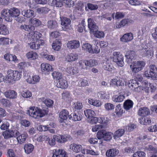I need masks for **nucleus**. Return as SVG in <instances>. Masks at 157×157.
Listing matches in <instances>:
<instances>
[{"mask_svg":"<svg viewBox=\"0 0 157 157\" xmlns=\"http://www.w3.org/2000/svg\"><path fill=\"white\" fill-rule=\"evenodd\" d=\"M9 31L6 26L4 25H0V34L6 35L8 34Z\"/></svg>","mask_w":157,"mask_h":157,"instance_id":"44","label":"nucleus"},{"mask_svg":"<svg viewBox=\"0 0 157 157\" xmlns=\"http://www.w3.org/2000/svg\"><path fill=\"white\" fill-rule=\"evenodd\" d=\"M144 48H143L140 51V54L143 57L151 56V54H153L152 52L151 49L145 45Z\"/></svg>","mask_w":157,"mask_h":157,"instance_id":"15","label":"nucleus"},{"mask_svg":"<svg viewBox=\"0 0 157 157\" xmlns=\"http://www.w3.org/2000/svg\"><path fill=\"white\" fill-rule=\"evenodd\" d=\"M28 36L29 37L31 38L34 40H37L41 37V34L37 32H32L29 33Z\"/></svg>","mask_w":157,"mask_h":157,"instance_id":"22","label":"nucleus"},{"mask_svg":"<svg viewBox=\"0 0 157 157\" xmlns=\"http://www.w3.org/2000/svg\"><path fill=\"white\" fill-rule=\"evenodd\" d=\"M149 70L145 71L144 75L148 79L154 80H157V68L153 64L149 65Z\"/></svg>","mask_w":157,"mask_h":157,"instance_id":"4","label":"nucleus"},{"mask_svg":"<svg viewBox=\"0 0 157 157\" xmlns=\"http://www.w3.org/2000/svg\"><path fill=\"white\" fill-rule=\"evenodd\" d=\"M52 75L53 78H56L58 80L62 78L61 74L59 72L54 71L52 73Z\"/></svg>","mask_w":157,"mask_h":157,"instance_id":"50","label":"nucleus"},{"mask_svg":"<svg viewBox=\"0 0 157 157\" xmlns=\"http://www.w3.org/2000/svg\"><path fill=\"white\" fill-rule=\"evenodd\" d=\"M82 146L80 145H77L73 144L72 149L74 151L76 152H79L82 150Z\"/></svg>","mask_w":157,"mask_h":157,"instance_id":"45","label":"nucleus"},{"mask_svg":"<svg viewBox=\"0 0 157 157\" xmlns=\"http://www.w3.org/2000/svg\"><path fill=\"white\" fill-rule=\"evenodd\" d=\"M36 117H44L46 114H47L48 112V108H46L45 109H40L36 108Z\"/></svg>","mask_w":157,"mask_h":157,"instance_id":"21","label":"nucleus"},{"mask_svg":"<svg viewBox=\"0 0 157 157\" xmlns=\"http://www.w3.org/2000/svg\"><path fill=\"white\" fill-rule=\"evenodd\" d=\"M88 27L90 32L94 33V32L98 29V27L96 25L93 20L91 18H89L88 19Z\"/></svg>","mask_w":157,"mask_h":157,"instance_id":"12","label":"nucleus"},{"mask_svg":"<svg viewBox=\"0 0 157 157\" xmlns=\"http://www.w3.org/2000/svg\"><path fill=\"white\" fill-rule=\"evenodd\" d=\"M105 107L106 110H109L114 109V107L113 105L110 103H108L105 105Z\"/></svg>","mask_w":157,"mask_h":157,"instance_id":"62","label":"nucleus"},{"mask_svg":"<svg viewBox=\"0 0 157 157\" xmlns=\"http://www.w3.org/2000/svg\"><path fill=\"white\" fill-rule=\"evenodd\" d=\"M7 155L9 157H18L15 155L13 150L11 149H9L7 152Z\"/></svg>","mask_w":157,"mask_h":157,"instance_id":"63","label":"nucleus"},{"mask_svg":"<svg viewBox=\"0 0 157 157\" xmlns=\"http://www.w3.org/2000/svg\"><path fill=\"white\" fill-rule=\"evenodd\" d=\"M103 127V125L101 124L95 125L93 126L92 130L93 132H96L99 130L97 133V137H112L114 136L113 133L111 132H107L105 130H102Z\"/></svg>","mask_w":157,"mask_h":157,"instance_id":"2","label":"nucleus"},{"mask_svg":"<svg viewBox=\"0 0 157 157\" xmlns=\"http://www.w3.org/2000/svg\"><path fill=\"white\" fill-rule=\"evenodd\" d=\"M9 10L11 18L12 17H16L17 16H19L20 14V11L17 8L13 7L10 8Z\"/></svg>","mask_w":157,"mask_h":157,"instance_id":"25","label":"nucleus"},{"mask_svg":"<svg viewBox=\"0 0 157 157\" xmlns=\"http://www.w3.org/2000/svg\"><path fill=\"white\" fill-rule=\"evenodd\" d=\"M133 105V102L131 100L127 99L124 103V108L126 110H129L132 108Z\"/></svg>","mask_w":157,"mask_h":157,"instance_id":"24","label":"nucleus"},{"mask_svg":"<svg viewBox=\"0 0 157 157\" xmlns=\"http://www.w3.org/2000/svg\"><path fill=\"white\" fill-rule=\"evenodd\" d=\"M145 64V63L143 61H138L132 63L130 68L133 73H136L143 69Z\"/></svg>","mask_w":157,"mask_h":157,"instance_id":"5","label":"nucleus"},{"mask_svg":"<svg viewBox=\"0 0 157 157\" xmlns=\"http://www.w3.org/2000/svg\"><path fill=\"white\" fill-rule=\"evenodd\" d=\"M78 67L81 69H85L87 68V65H86V60H80L78 63Z\"/></svg>","mask_w":157,"mask_h":157,"instance_id":"48","label":"nucleus"},{"mask_svg":"<svg viewBox=\"0 0 157 157\" xmlns=\"http://www.w3.org/2000/svg\"><path fill=\"white\" fill-rule=\"evenodd\" d=\"M52 157H67V152L63 149H53Z\"/></svg>","mask_w":157,"mask_h":157,"instance_id":"11","label":"nucleus"},{"mask_svg":"<svg viewBox=\"0 0 157 157\" xmlns=\"http://www.w3.org/2000/svg\"><path fill=\"white\" fill-rule=\"evenodd\" d=\"M40 79V77L39 75H35L32 76H30L26 80L28 83L34 84L39 82Z\"/></svg>","mask_w":157,"mask_h":157,"instance_id":"18","label":"nucleus"},{"mask_svg":"<svg viewBox=\"0 0 157 157\" xmlns=\"http://www.w3.org/2000/svg\"><path fill=\"white\" fill-rule=\"evenodd\" d=\"M67 46L70 49H75L80 46V43L79 41L73 40L68 42Z\"/></svg>","mask_w":157,"mask_h":157,"instance_id":"17","label":"nucleus"},{"mask_svg":"<svg viewBox=\"0 0 157 157\" xmlns=\"http://www.w3.org/2000/svg\"><path fill=\"white\" fill-rule=\"evenodd\" d=\"M4 95L7 98H15L17 97V93L13 90H8L4 93Z\"/></svg>","mask_w":157,"mask_h":157,"instance_id":"29","label":"nucleus"},{"mask_svg":"<svg viewBox=\"0 0 157 157\" xmlns=\"http://www.w3.org/2000/svg\"><path fill=\"white\" fill-rule=\"evenodd\" d=\"M26 58L29 60H32L35 59L37 58V53L33 52H29L26 54Z\"/></svg>","mask_w":157,"mask_h":157,"instance_id":"32","label":"nucleus"},{"mask_svg":"<svg viewBox=\"0 0 157 157\" xmlns=\"http://www.w3.org/2000/svg\"><path fill=\"white\" fill-rule=\"evenodd\" d=\"M29 46L32 49H37L39 48V45L38 44H36V42H34L30 43Z\"/></svg>","mask_w":157,"mask_h":157,"instance_id":"61","label":"nucleus"},{"mask_svg":"<svg viewBox=\"0 0 157 157\" xmlns=\"http://www.w3.org/2000/svg\"><path fill=\"white\" fill-rule=\"evenodd\" d=\"M43 102L47 107L49 108L52 107L53 104V101L52 100L47 99H45Z\"/></svg>","mask_w":157,"mask_h":157,"instance_id":"47","label":"nucleus"},{"mask_svg":"<svg viewBox=\"0 0 157 157\" xmlns=\"http://www.w3.org/2000/svg\"><path fill=\"white\" fill-rule=\"evenodd\" d=\"M119 153V151L116 148H111L107 151L106 155L108 157H114L117 155Z\"/></svg>","mask_w":157,"mask_h":157,"instance_id":"20","label":"nucleus"},{"mask_svg":"<svg viewBox=\"0 0 157 157\" xmlns=\"http://www.w3.org/2000/svg\"><path fill=\"white\" fill-rule=\"evenodd\" d=\"M21 14L24 17L27 18L34 17L36 16L34 11L30 9L23 10H21Z\"/></svg>","mask_w":157,"mask_h":157,"instance_id":"16","label":"nucleus"},{"mask_svg":"<svg viewBox=\"0 0 157 157\" xmlns=\"http://www.w3.org/2000/svg\"><path fill=\"white\" fill-rule=\"evenodd\" d=\"M127 85L130 88L135 91L139 92L140 91V83L136 80L132 79L130 80Z\"/></svg>","mask_w":157,"mask_h":157,"instance_id":"7","label":"nucleus"},{"mask_svg":"<svg viewBox=\"0 0 157 157\" xmlns=\"http://www.w3.org/2000/svg\"><path fill=\"white\" fill-rule=\"evenodd\" d=\"M98 8V6L97 5L93 4L91 3H88L85 6V10L86 11L88 10H97Z\"/></svg>","mask_w":157,"mask_h":157,"instance_id":"41","label":"nucleus"},{"mask_svg":"<svg viewBox=\"0 0 157 157\" xmlns=\"http://www.w3.org/2000/svg\"><path fill=\"white\" fill-rule=\"evenodd\" d=\"M133 39V34L131 33L124 34L120 39L123 42L130 41Z\"/></svg>","mask_w":157,"mask_h":157,"instance_id":"23","label":"nucleus"},{"mask_svg":"<svg viewBox=\"0 0 157 157\" xmlns=\"http://www.w3.org/2000/svg\"><path fill=\"white\" fill-rule=\"evenodd\" d=\"M94 42L95 43L97 42V44L99 46H100V47H105L107 46V44L104 41H101L100 42H99L98 41L94 40Z\"/></svg>","mask_w":157,"mask_h":157,"instance_id":"59","label":"nucleus"},{"mask_svg":"<svg viewBox=\"0 0 157 157\" xmlns=\"http://www.w3.org/2000/svg\"><path fill=\"white\" fill-rule=\"evenodd\" d=\"M140 123L145 125H149L151 123V120L148 117H142L139 120Z\"/></svg>","mask_w":157,"mask_h":157,"instance_id":"36","label":"nucleus"},{"mask_svg":"<svg viewBox=\"0 0 157 157\" xmlns=\"http://www.w3.org/2000/svg\"><path fill=\"white\" fill-rule=\"evenodd\" d=\"M148 83L146 81H143L140 83V90H144L146 91L149 90V87H148Z\"/></svg>","mask_w":157,"mask_h":157,"instance_id":"40","label":"nucleus"},{"mask_svg":"<svg viewBox=\"0 0 157 157\" xmlns=\"http://www.w3.org/2000/svg\"><path fill=\"white\" fill-rule=\"evenodd\" d=\"M125 98V96L122 94L119 95H114L112 98L113 100L115 102H121Z\"/></svg>","mask_w":157,"mask_h":157,"instance_id":"38","label":"nucleus"},{"mask_svg":"<svg viewBox=\"0 0 157 157\" xmlns=\"http://www.w3.org/2000/svg\"><path fill=\"white\" fill-rule=\"evenodd\" d=\"M25 152L27 154H29L33 151L34 146L32 144H25L24 146Z\"/></svg>","mask_w":157,"mask_h":157,"instance_id":"28","label":"nucleus"},{"mask_svg":"<svg viewBox=\"0 0 157 157\" xmlns=\"http://www.w3.org/2000/svg\"><path fill=\"white\" fill-rule=\"evenodd\" d=\"M145 153L142 151H137L133 155V157H145Z\"/></svg>","mask_w":157,"mask_h":157,"instance_id":"51","label":"nucleus"},{"mask_svg":"<svg viewBox=\"0 0 157 157\" xmlns=\"http://www.w3.org/2000/svg\"><path fill=\"white\" fill-rule=\"evenodd\" d=\"M126 61L128 63H130L132 60H134L136 58L135 52L132 50H129L127 51L125 54Z\"/></svg>","mask_w":157,"mask_h":157,"instance_id":"13","label":"nucleus"},{"mask_svg":"<svg viewBox=\"0 0 157 157\" xmlns=\"http://www.w3.org/2000/svg\"><path fill=\"white\" fill-rule=\"evenodd\" d=\"M104 68L105 70L109 71H111L113 69V67L110 61L107 59L105 62L104 63Z\"/></svg>","mask_w":157,"mask_h":157,"instance_id":"30","label":"nucleus"},{"mask_svg":"<svg viewBox=\"0 0 157 157\" xmlns=\"http://www.w3.org/2000/svg\"><path fill=\"white\" fill-rule=\"evenodd\" d=\"M83 48L84 49L88 51L89 53H94L93 49L92 48V46L89 43H86L84 44L83 47Z\"/></svg>","mask_w":157,"mask_h":157,"instance_id":"43","label":"nucleus"},{"mask_svg":"<svg viewBox=\"0 0 157 157\" xmlns=\"http://www.w3.org/2000/svg\"><path fill=\"white\" fill-rule=\"evenodd\" d=\"M41 70L43 73L48 75L50 72L53 71L52 66L48 63H42L41 65Z\"/></svg>","mask_w":157,"mask_h":157,"instance_id":"14","label":"nucleus"},{"mask_svg":"<svg viewBox=\"0 0 157 157\" xmlns=\"http://www.w3.org/2000/svg\"><path fill=\"white\" fill-rule=\"evenodd\" d=\"M74 105L73 106L75 111L81 109L83 107L82 103L78 102L74 103Z\"/></svg>","mask_w":157,"mask_h":157,"instance_id":"54","label":"nucleus"},{"mask_svg":"<svg viewBox=\"0 0 157 157\" xmlns=\"http://www.w3.org/2000/svg\"><path fill=\"white\" fill-rule=\"evenodd\" d=\"M86 65L87 66L92 67L97 64V63L94 59H90L89 60H86Z\"/></svg>","mask_w":157,"mask_h":157,"instance_id":"52","label":"nucleus"},{"mask_svg":"<svg viewBox=\"0 0 157 157\" xmlns=\"http://www.w3.org/2000/svg\"><path fill=\"white\" fill-rule=\"evenodd\" d=\"M60 19L61 24L62 26L63 30L66 31L69 29L71 27V20L69 18L63 17H60Z\"/></svg>","mask_w":157,"mask_h":157,"instance_id":"8","label":"nucleus"},{"mask_svg":"<svg viewBox=\"0 0 157 157\" xmlns=\"http://www.w3.org/2000/svg\"><path fill=\"white\" fill-rule=\"evenodd\" d=\"M128 23L127 19H124L122 20L119 24H117L116 25V28H120L121 27L125 26Z\"/></svg>","mask_w":157,"mask_h":157,"instance_id":"53","label":"nucleus"},{"mask_svg":"<svg viewBox=\"0 0 157 157\" xmlns=\"http://www.w3.org/2000/svg\"><path fill=\"white\" fill-rule=\"evenodd\" d=\"M61 46V43L59 40L56 39L53 43L52 47L55 50L58 51Z\"/></svg>","mask_w":157,"mask_h":157,"instance_id":"34","label":"nucleus"},{"mask_svg":"<svg viewBox=\"0 0 157 157\" xmlns=\"http://www.w3.org/2000/svg\"><path fill=\"white\" fill-rule=\"evenodd\" d=\"M47 26L48 28L53 29H56L57 27V23L55 20H49L47 22Z\"/></svg>","mask_w":157,"mask_h":157,"instance_id":"31","label":"nucleus"},{"mask_svg":"<svg viewBox=\"0 0 157 157\" xmlns=\"http://www.w3.org/2000/svg\"><path fill=\"white\" fill-rule=\"evenodd\" d=\"M35 108L34 107H32L30 108L27 111L26 113L32 117L36 118V108L35 110L34 111Z\"/></svg>","mask_w":157,"mask_h":157,"instance_id":"35","label":"nucleus"},{"mask_svg":"<svg viewBox=\"0 0 157 157\" xmlns=\"http://www.w3.org/2000/svg\"><path fill=\"white\" fill-rule=\"evenodd\" d=\"M86 152V154L92 155H98L99 154L98 151L95 152L92 150L87 149Z\"/></svg>","mask_w":157,"mask_h":157,"instance_id":"60","label":"nucleus"},{"mask_svg":"<svg viewBox=\"0 0 157 157\" xmlns=\"http://www.w3.org/2000/svg\"><path fill=\"white\" fill-rule=\"evenodd\" d=\"M111 15L110 13H106L101 16V19L102 20L105 18L110 21L112 20V18L111 17Z\"/></svg>","mask_w":157,"mask_h":157,"instance_id":"56","label":"nucleus"},{"mask_svg":"<svg viewBox=\"0 0 157 157\" xmlns=\"http://www.w3.org/2000/svg\"><path fill=\"white\" fill-rule=\"evenodd\" d=\"M138 113L139 115L144 117L149 115L150 114V111L147 107H142L139 109Z\"/></svg>","mask_w":157,"mask_h":157,"instance_id":"19","label":"nucleus"},{"mask_svg":"<svg viewBox=\"0 0 157 157\" xmlns=\"http://www.w3.org/2000/svg\"><path fill=\"white\" fill-rule=\"evenodd\" d=\"M113 55V62L116 63L117 65L122 67L124 65L123 56L120 54V52H114Z\"/></svg>","mask_w":157,"mask_h":157,"instance_id":"6","label":"nucleus"},{"mask_svg":"<svg viewBox=\"0 0 157 157\" xmlns=\"http://www.w3.org/2000/svg\"><path fill=\"white\" fill-rule=\"evenodd\" d=\"M21 71L11 70H9L7 71L6 79L9 82H10L12 80L18 81L21 78Z\"/></svg>","mask_w":157,"mask_h":157,"instance_id":"3","label":"nucleus"},{"mask_svg":"<svg viewBox=\"0 0 157 157\" xmlns=\"http://www.w3.org/2000/svg\"><path fill=\"white\" fill-rule=\"evenodd\" d=\"M82 117V113L79 111L71 113L69 116V119L73 121H77L81 120Z\"/></svg>","mask_w":157,"mask_h":157,"instance_id":"9","label":"nucleus"},{"mask_svg":"<svg viewBox=\"0 0 157 157\" xmlns=\"http://www.w3.org/2000/svg\"><path fill=\"white\" fill-rule=\"evenodd\" d=\"M78 55L77 54H70L66 56V60L68 62L75 61L78 59Z\"/></svg>","mask_w":157,"mask_h":157,"instance_id":"27","label":"nucleus"},{"mask_svg":"<svg viewBox=\"0 0 157 157\" xmlns=\"http://www.w3.org/2000/svg\"><path fill=\"white\" fill-rule=\"evenodd\" d=\"M124 130L123 129H119L116 131L115 132L114 136L119 137L122 136L124 134Z\"/></svg>","mask_w":157,"mask_h":157,"instance_id":"46","label":"nucleus"},{"mask_svg":"<svg viewBox=\"0 0 157 157\" xmlns=\"http://www.w3.org/2000/svg\"><path fill=\"white\" fill-rule=\"evenodd\" d=\"M10 10L5 9L2 10L1 12V17L4 19L6 21L11 22L12 21V18H11Z\"/></svg>","mask_w":157,"mask_h":157,"instance_id":"10","label":"nucleus"},{"mask_svg":"<svg viewBox=\"0 0 157 157\" xmlns=\"http://www.w3.org/2000/svg\"><path fill=\"white\" fill-rule=\"evenodd\" d=\"M29 22L35 27H37L41 25V22L38 19L36 18H31L30 19Z\"/></svg>","mask_w":157,"mask_h":157,"instance_id":"42","label":"nucleus"},{"mask_svg":"<svg viewBox=\"0 0 157 157\" xmlns=\"http://www.w3.org/2000/svg\"><path fill=\"white\" fill-rule=\"evenodd\" d=\"M146 149L152 155L156 154L157 153V147L155 146L149 145L146 147Z\"/></svg>","mask_w":157,"mask_h":157,"instance_id":"39","label":"nucleus"},{"mask_svg":"<svg viewBox=\"0 0 157 157\" xmlns=\"http://www.w3.org/2000/svg\"><path fill=\"white\" fill-rule=\"evenodd\" d=\"M99 123L102 124H106L109 122V119L107 117H101L99 118Z\"/></svg>","mask_w":157,"mask_h":157,"instance_id":"58","label":"nucleus"},{"mask_svg":"<svg viewBox=\"0 0 157 157\" xmlns=\"http://www.w3.org/2000/svg\"><path fill=\"white\" fill-rule=\"evenodd\" d=\"M69 113L66 109H63L59 113V117L63 120H66L69 118Z\"/></svg>","mask_w":157,"mask_h":157,"instance_id":"33","label":"nucleus"},{"mask_svg":"<svg viewBox=\"0 0 157 157\" xmlns=\"http://www.w3.org/2000/svg\"><path fill=\"white\" fill-rule=\"evenodd\" d=\"M9 39L8 38L2 37L0 38V44L2 45L8 44Z\"/></svg>","mask_w":157,"mask_h":157,"instance_id":"57","label":"nucleus"},{"mask_svg":"<svg viewBox=\"0 0 157 157\" xmlns=\"http://www.w3.org/2000/svg\"><path fill=\"white\" fill-rule=\"evenodd\" d=\"M21 125L25 127H29L30 125V122L26 120H22L21 121Z\"/></svg>","mask_w":157,"mask_h":157,"instance_id":"64","label":"nucleus"},{"mask_svg":"<svg viewBox=\"0 0 157 157\" xmlns=\"http://www.w3.org/2000/svg\"><path fill=\"white\" fill-rule=\"evenodd\" d=\"M94 33V36L98 38L103 37L105 36L104 33L102 31H98V30H97V31Z\"/></svg>","mask_w":157,"mask_h":157,"instance_id":"49","label":"nucleus"},{"mask_svg":"<svg viewBox=\"0 0 157 157\" xmlns=\"http://www.w3.org/2000/svg\"><path fill=\"white\" fill-rule=\"evenodd\" d=\"M88 122L92 124H96L97 122H99V118L94 116L92 117L88 120Z\"/></svg>","mask_w":157,"mask_h":157,"instance_id":"55","label":"nucleus"},{"mask_svg":"<svg viewBox=\"0 0 157 157\" xmlns=\"http://www.w3.org/2000/svg\"><path fill=\"white\" fill-rule=\"evenodd\" d=\"M10 126V124L9 122H6L3 123L1 126L0 128L2 130H6L2 132V135L4 137H15L18 136L19 137L20 136L21 137L25 136L24 134H22L18 136L19 133L17 130H10L8 129Z\"/></svg>","mask_w":157,"mask_h":157,"instance_id":"1","label":"nucleus"},{"mask_svg":"<svg viewBox=\"0 0 157 157\" xmlns=\"http://www.w3.org/2000/svg\"><path fill=\"white\" fill-rule=\"evenodd\" d=\"M57 86L62 89H65L67 87L68 85L66 80L63 78L59 79L57 84Z\"/></svg>","mask_w":157,"mask_h":157,"instance_id":"26","label":"nucleus"},{"mask_svg":"<svg viewBox=\"0 0 157 157\" xmlns=\"http://www.w3.org/2000/svg\"><path fill=\"white\" fill-rule=\"evenodd\" d=\"M85 116L88 118V119L92 117L95 115L94 111L91 109H87L84 111Z\"/></svg>","mask_w":157,"mask_h":157,"instance_id":"37","label":"nucleus"}]
</instances>
